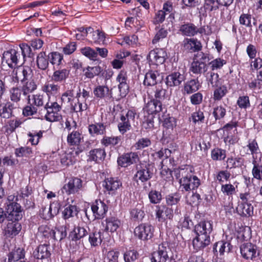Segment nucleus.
<instances>
[{"mask_svg":"<svg viewBox=\"0 0 262 262\" xmlns=\"http://www.w3.org/2000/svg\"><path fill=\"white\" fill-rule=\"evenodd\" d=\"M179 30L183 35L193 36L197 34L198 28L194 24L188 23L182 25Z\"/></svg>","mask_w":262,"mask_h":262,"instance_id":"nucleus-27","label":"nucleus"},{"mask_svg":"<svg viewBox=\"0 0 262 262\" xmlns=\"http://www.w3.org/2000/svg\"><path fill=\"white\" fill-rule=\"evenodd\" d=\"M210 243V235L196 234L193 239L192 245L194 249L196 251L203 249Z\"/></svg>","mask_w":262,"mask_h":262,"instance_id":"nucleus-16","label":"nucleus"},{"mask_svg":"<svg viewBox=\"0 0 262 262\" xmlns=\"http://www.w3.org/2000/svg\"><path fill=\"white\" fill-rule=\"evenodd\" d=\"M82 55L92 60H96L98 57V53L93 49L86 47L80 49Z\"/></svg>","mask_w":262,"mask_h":262,"instance_id":"nucleus-47","label":"nucleus"},{"mask_svg":"<svg viewBox=\"0 0 262 262\" xmlns=\"http://www.w3.org/2000/svg\"><path fill=\"white\" fill-rule=\"evenodd\" d=\"M201 86L198 79H191L187 81L184 85L185 92L190 94L197 91Z\"/></svg>","mask_w":262,"mask_h":262,"instance_id":"nucleus-35","label":"nucleus"},{"mask_svg":"<svg viewBox=\"0 0 262 262\" xmlns=\"http://www.w3.org/2000/svg\"><path fill=\"white\" fill-rule=\"evenodd\" d=\"M139 160L138 155L136 152H130L124 154L118 157L117 163L121 167H126Z\"/></svg>","mask_w":262,"mask_h":262,"instance_id":"nucleus-12","label":"nucleus"},{"mask_svg":"<svg viewBox=\"0 0 262 262\" xmlns=\"http://www.w3.org/2000/svg\"><path fill=\"white\" fill-rule=\"evenodd\" d=\"M39 232L42 234V235L45 237H52L55 239H57L56 237V234H60L59 236V240H61L64 238L67 235L66 231H60L59 229H57L56 231L54 230L50 229L47 225H41L38 228Z\"/></svg>","mask_w":262,"mask_h":262,"instance_id":"nucleus-18","label":"nucleus"},{"mask_svg":"<svg viewBox=\"0 0 262 262\" xmlns=\"http://www.w3.org/2000/svg\"><path fill=\"white\" fill-rule=\"evenodd\" d=\"M122 185L121 182L116 178H110L105 180L102 185L110 194H113Z\"/></svg>","mask_w":262,"mask_h":262,"instance_id":"nucleus-22","label":"nucleus"},{"mask_svg":"<svg viewBox=\"0 0 262 262\" xmlns=\"http://www.w3.org/2000/svg\"><path fill=\"white\" fill-rule=\"evenodd\" d=\"M32 77V70L29 67H20L13 71V75L6 76V80H11L13 84L30 80Z\"/></svg>","mask_w":262,"mask_h":262,"instance_id":"nucleus-1","label":"nucleus"},{"mask_svg":"<svg viewBox=\"0 0 262 262\" xmlns=\"http://www.w3.org/2000/svg\"><path fill=\"white\" fill-rule=\"evenodd\" d=\"M189 172H191V168L188 166H185L184 168H175L172 171V174L176 177L177 179H181L183 178L185 176L188 174Z\"/></svg>","mask_w":262,"mask_h":262,"instance_id":"nucleus-49","label":"nucleus"},{"mask_svg":"<svg viewBox=\"0 0 262 262\" xmlns=\"http://www.w3.org/2000/svg\"><path fill=\"white\" fill-rule=\"evenodd\" d=\"M14 154L16 157H29L32 154V151L31 148L24 146L15 148Z\"/></svg>","mask_w":262,"mask_h":262,"instance_id":"nucleus-51","label":"nucleus"},{"mask_svg":"<svg viewBox=\"0 0 262 262\" xmlns=\"http://www.w3.org/2000/svg\"><path fill=\"white\" fill-rule=\"evenodd\" d=\"M207 70V65L194 59L191 64L190 71L195 74H201Z\"/></svg>","mask_w":262,"mask_h":262,"instance_id":"nucleus-31","label":"nucleus"},{"mask_svg":"<svg viewBox=\"0 0 262 262\" xmlns=\"http://www.w3.org/2000/svg\"><path fill=\"white\" fill-rule=\"evenodd\" d=\"M49 59L48 55H46L45 52H40L37 56L36 57V64L37 67L41 70H46L49 66Z\"/></svg>","mask_w":262,"mask_h":262,"instance_id":"nucleus-32","label":"nucleus"},{"mask_svg":"<svg viewBox=\"0 0 262 262\" xmlns=\"http://www.w3.org/2000/svg\"><path fill=\"white\" fill-rule=\"evenodd\" d=\"M25 257V252L23 249L18 248L8 255V261H26L24 260Z\"/></svg>","mask_w":262,"mask_h":262,"instance_id":"nucleus-40","label":"nucleus"},{"mask_svg":"<svg viewBox=\"0 0 262 262\" xmlns=\"http://www.w3.org/2000/svg\"><path fill=\"white\" fill-rule=\"evenodd\" d=\"M8 222L4 229L6 236L13 237L18 234L21 229V225L18 221H8Z\"/></svg>","mask_w":262,"mask_h":262,"instance_id":"nucleus-20","label":"nucleus"},{"mask_svg":"<svg viewBox=\"0 0 262 262\" xmlns=\"http://www.w3.org/2000/svg\"><path fill=\"white\" fill-rule=\"evenodd\" d=\"M49 61L52 64L59 66L62 64V55L58 52H51L48 55Z\"/></svg>","mask_w":262,"mask_h":262,"instance_id":"nucleus-52","label":"nucleus"},{"mask_svg":"<svg viewBox=\"0 0 262 262\" xmlns=\"http://www.w3.org/2000/svg\"><path fill=\"white\" fill-rule=\"evenodd\" d=\"M169 250V248L165 244L159 245L158 249L151 254V262H166L169 258L168 254Z\"/></svg>","mask_w":262,"mask_h":262,"instance_id":"nucleus-6","label":"nucleus"},{"mask_svg":"<svg viewBox=\"0 0 262 262\" xmlns=\"http://www.w3.org/2000/svg\"><path fill=\"white\" fill-rule=\"evenodd\" d=\"M205 76L208 83L213 88L222 84V79L219 78L218 74L212 71L207 72Z\"/></svg>","mask_w":262,"mask_h":262,"instance_id":"nucleus-41","label":"nucleus"},{"mask_svg":"<svg viewBox=\"0 0 262 262\" xmlns=\"http://www.w3.org/2000/svg\"><path fill=\"white\" fill-rule=\"evenodd\" d=\"M117 81L119 83L118 89L121 97H125L128 92L129 86L127 83V76L126 73L123 71H120L117 77Z\"/></svg>","mask_w":262,"mask_h":262,"instance_id":"nucleus-15","label":"nucleus"},{"mask_svg":"<svg viewBox=\"0 0 262 262\" xmlns=\"http://www.w3.org/2000/svg\"><path fill=\"white\" fill-rule=\"evenodd\" d=\"M22 84L23 95L27 97L28 101L30 103L31 101L30 94L33 93L37 89V85L33 79L23 82Z\"/></svg>","mask_w":262,"mask_h":262,"instance_id":"nucleus-25","label":"nucleus"},{"mask_svg":"<svg viewBox=\"0 0 262 262\" xmlns=\"http://www.w3.org/2000/svg\"><path fill=\"white\" fill-rule=\"evenodd\" d=\"M252 164V174L253 177L257 180H262V164L256 160V157H253Z\"/></svg>","mask_w":262,"mask_h":262,"instance_id":"nucleus-39","label":"nucleus"},{"mask_svg":"<svg viewBox=\"0 0 262 262\" xmlns=\"http://www.w3.org/2000/svg\"><path fill=\"white\" fill-rule=\"evenodd\" d=\"M83 140L82 133L79 130H73L67 137V142L70 145L78 146Z\"/></svg>","mask_w":262,"mask_h":262,"instance_id":"nucleus-26","label":"nucleus"},{"mask_svg":"<svg viewBox=\"0 0 262 262\" xmlns=\"http://www.w3.org/2000/svg\"><path fill=\"white\" fill-rule=\"evenodd\" d=\"M49 249L50 246L47 245H39L36 253L34 254V256L38 259H47L51 256Z\"/></svg>","mask_w":262,"mask_h":262,"instance_id":"nucleus-33","label":"nucleus"},{"mask_svg":"<svg viewBox=\"0 0 262 262\" xmlns=\"http://www.w3.org/2000/svg\"><path fill=\"white\" fill-rule=\"evenodd\" d=\"M20 54L15 49H11L3 53L2 62H6L11 68H15L18 63Z\"/></svg>","mask_w":262,"mask_h":262,"instance_id":"nucleus-10","label":"nucleus"},{"mask_svg":"<svg viewBox=\"0 0 262 262\" xmlns=\"http://www.w3.org/2000/svg\"><path fill=\"white\" fill-rule=\"evenodd\" d=\"M122 140L121 136H105L101 140V143L105 146H115L117 145Z\"/></svg>","mask_w":262,"mask_h":262,"instance_id":"nucleus-44","label":"nucleus"},{"mask_svg":"<svg viewBox=\"0 0 262 262\" xmlns=\"http://www.w3.org/2000/svg\"><path fill=\"white\" fill-rule=\"evenodd\" d=\"M74 97V91L73 89L67 90L62 94L61 99L64 103H69L73 100Z\"/></svg>","mask_w":262,"mask_h":262,"instance_id":"nucleus-60","label":"nucleus"},{"mask_svg":"<svg viewBox=\"0 0 262 262\" xmlns=\"http://www.w3.org/2000/svg\"><path fill=\"white\" fill-rule=\"evenodd\" d=\"M46 119L50 122L59 121L61 119V115L60 114V111H46Z\"/></svg>","mask_w":262,"mask_h":262,"instance_id":"nucleus-57","label":"nucleus"},{"mask_svg":"<svg viewBox=\"0 0 262 262\" xmlns=\"http://www.w3.org/2000/svg\"><path fill=\"white\" fill-rule=\"evenodd\" d=\"M103 237L100 231L94 232L89 234V240L92 246H97L101 243Z\"/></svg>","mask_w":262,"mask_h":262,"instance_id":"nucleus-45","label":"nucleus"},{"mask_svg":"<svg viewBox=\"0 0 262 262\" xmlns=\"http://www.w3.org/2000/svg\"><path fill=\"white\" fill-rule=\"evenodd\" d=\"M69 73L70 71L66 69L56 70L52 76V80L55 82H61L69 77Z\"/></svg>","mask_w":262,"mask_h":262,"instance_id":"nucleus-37","label":"nucleus"},{"mask_svg":"<svg viewBox=\"0 0 262 262\" xmlns=\"http://www.w3.org/2000/svg\"><path fill=\"white\" fill-rule=\"evenodd\" d=\"M85 72L84 73L85 76L90 79L94 78L95 76L99 75L102 70L101 68L99 66L95 67H89L88 66L85 69Z\"/></svg>","mask_w":262,"mask_h":262,"instance_id":"nucleus-48","label":"nucleus"},{"mask_svg":"<svg viewBox=\"0 0 262 262\" xmlns=\"http://www.w3.org/2000/svg\"><path fill=\"white\" fill-rule=\"evenodd\" d=\"M211 158L213 160H222L226 158L225 150L216 148L211 152Z\"/></svg>","mask_w":262,"mask_h":262,"instance_id":"nucleus-59","label":"nucleus"},{"mask_svg":"<svg viewBox=\"0 0 262 262\" xmlns=\"http://www.w3.org/2000/svg\"><path fill=\"white\" fill-rule=\"evenodd\" d=\"M7 213L8 221H19L23 216V210L21 206L17 202H9L5 208Z\"/></svg>","mask_w":262,"mask_h":262,"instance_id":"nucleus-3","label":"nucleus"},{"mask_svg":"<svg viewBox=\"0 0 262 262\" xmlns=\"http://www.w3.org/2000/svg\"><path fill=\"white\" fill-rule=\"evenodd\" d=\"M181 198V195L178 192L169 194L166 197V203L169 206L176 205L179 202Z\"/></svg>","mask_w":262,"mask_h":262,"instance_id":"nucleus-53","label":"nucleus"},{"mask_svg":"<svg viewBox=\"0 0 262 262\" xmlns=\"http://www.w3.org/2000/svg\"><path fill=\"white\" fill-rule=\"evenodd\" d=\"M226 113V108L222 105L217 106L213 108V115L215 120H220L223 118Z\"/></svg>","mask_w":262,"mask_h":262,"instance_id":"nucleus-58","label":"nucleus"},{"mask_svg":"<svg viewBox=\"0 0 262 262\" xmlns=\"http://www.w3.org/2000/svg\"><path fill=\"white\" fill-rule=\"evenodd\" d=\"M239 248L242 257L246 260H253L259 254L257 246L251 243H244Z\"/></svg>","mask_w":262,"mask_h":262,"instance_id":"nucleus-4","label":"nucleus"},{"mask_svg":"<svg viewBox=\"0 0 262 262\" xmlns=\"http://www.w3.org/2000/svg\"><path fill=\"white\" fill-rule=\"evenodd\" d=\"M236 209L241 216H251L253 214V207L251 204H238Z\"/></svg>","mask_w":262,"mask_h":262,"instance_id":"nucleus-36","label":"nucleus"},{"mask_svg":"<svg viewBox=\"0 0 262 262\" xmlns=\"http://www.w3.org/2000/svg\"><path fill=\"white\" fill-rule=\"evenodd\" d=\"M185 50L194 52L201 50L202 46L201 42L194 38H185L183 42Z\"/></svg>","mask_w":262,"mask_h":262,"instance_id":"nucleus-21","label":"nucleus"},{"mask_svg":"<svg viewBox=\"0 0 262 262\" xmlns=\"http://www.w3.org/2000/svg\"><path fill=\"white\" fill-rule=\"evenodd\" d=\"M156 217L158 219L159 222H162L165 220L164 213L165 211V213H170L171 214V212L172 210L170 209L165 208L164 207H160L159 206H156Z\"/></svg>","mask_w":262,"mask_h":262,"instance_id":"nucleus-56","label":"nucleus"},{"mask_svg":"<svg viewBox=\"0 0 262 262\" xmlns=\"http://www.w3.org/2000/svg\"><path fill=\"white\" fill-rule=\"evenodd\" d=\"M160 80V74L157 71H149L144 76L143 84L144 85L155 86L156 85L158 81Z\"/></svg>","mask_w":262,"mask_h":262,"instance_id":"nucleus-23","label":"nucleus"},{"mask_svg":"<svg viewBox=\"0 0 262 262\" xmlns=\"http://www.w3.org/2000/svg\"><path fill=\"white\" fill-rule=\"evenodd\" d=\"M91 135H103L105 133V126L101 123L91 124L89 126Z\"/></svg>","mask_w":262,"mask_h":262,"instance_id":"nucleus-42","label":"nucleus"},{"mask_svg":"<svg viewBox=\"0 0 262 262\" xmlns=\"http://www.w3.org/2000/svg\"><path fill=\"white\" fill-rule=\"evenodd\" d=\"M247 147L250 150L251 154L252 155V158L253 159V157H256L255 155L257 154L259 150L256 141L255 140H249Z\"/></svg>","mask_w":262,"mask_h":262,"instance_id":"nucleus-62","label":"nucleus"},{"mask_svg":"<svg viewBox=\"0 0 262 262\" xmlns=\"http://www.w3.org/2000/svg\"><path fill=\"white\" fill-rule=\"evenodd\" d=\"M228 93L227 87L222 84L214 87L213 99L215 101H221Z\"/></svg>","mask_w":262,"mask_h":262,"instance_id":"nucleus-30","label":"nucleus"},{"mask_svg":"<svg viewBox=\"0 0 262 262\" xmlns=\"http://www.w3.org/2000/svg\"><path fill=\"white\" fill-rule=\"evenodd\" d=\"M136 113L133 110H128L125 114H122L118 123L119 132L124 135L132 128L131 123L134 122Z\"/></svg>","mask_w":262,"mask_h":262,"instance_id":"nucleus-2","label":"nucleus"},{"mask_svg":"<svg viewBox=\"0 0 262 262\" xmlns=\"http://www.w3.org/2000/svg\"><path fill=\"white\" fill-rule=\"evenodd\" d=\"M168 34L167 30L162 27L157 32L152 42L153 44L157 43L160 39L165 38Z\"/></svg>","mask_w":262,"mask_h":262,"instance_id":"nucleus-61","label":"nucleus"},{"mask_svg":"<svg viewBox=\"0 0 262 262\" xmlns=\"http://www.w3.org/2000/svg\"><path fill=\"white\" fill-rule=\"evenodd\" d=\"M152 176V173L148 167L143 166L137 167V172L135 174L134 179L137 182L140 181L141 182H145L149 180Z\"/></svg>","mask_w":262,"mask_h":262,"instance_id":"nucleus-14","label":"nucleus"},{"mask_svg":"<svg viewBox=\"0 0 262 262\" xmlns=\"http://www.w3.org/2000/svg\"><path fill=\"white\" fill-rule=\"evenodd\" d=\"M78 212L77 207L75 205H70L66 207L62 212L63 217L64 219H68L76 215Z\"/></svg>","mask_w":262,"mask_h":262,"instance_id":"nucleus-55","label":"nucleus"},{"mask_svg":"<svg viewBox=\"0 0 262 262\" xmlns=\"http://www.w3.org/2000/svg\"><path fill=\"white\" fill-rule=\"evenodd\" d=\"M185 79L183 74L179 72H173L168 75L166 78V84L170 87L179 86Z\"/></svg>","mask_w":262,"mask_h":262,"instance_id":"nucleus-19","label":"nucleus"},{"mask_svg":"<svg viewBox=\"0 0 262 262\" xmlns=\"http://www.w3.org/2000/svg\"><path fill=\"white\" fill-rule=\"evenodd\" d=\"M154 227L149 224H142L136 227L135 235L142 240H148L154 235Z\"/></svg>","mask_w":262,"mask_h":262,"instance_id":"nucleus-5","label":"nucleus"},{"mask_svg":"<svg viewBox=\"0 0 262 262\" xmlns=\"http://www.w3.org/2000/svg\"><path fill=\"white\" fill-rule=\"evenodd\" d=\"M138 253L134 250L126 251L124 254V259L125 262H133L137 259Z\"/></svg>","mask_w":262,"mask_h":262,"instance_id":"nucleus-63","label":"nucleus"},{"mask_svg":"<svg viewBox=\"0 0 262 262\" xmlns=\"http://www.w3.org/2000/svg\"><path fill=\"white\" fill-rule=\"evenodd\" d=\"M91 209L95 219H101L104 217L107 211L108 207L101 200H96L92 205Z\"/></svg>","mask_w":262,"mask_h":262,"instance_id":"nucleus-13","label":"nucleus"},{"mask_svg":"<svg viewBox=\"0 0 262 262\" xmlns=\"http://www.w3.org/2000/svg\"><path fill=\"white\" fill-rule=\"evenodd\" d=\"M23 91L18 87H13L9 90V98L11 102L17 103L20 100Z\"/></svg>","mask_w":262,"mask_h":262,"instance_id":"nucleus-43","label":"nucleus"},{"mask_svg":"<svg viewBox=\"0 0 262 262\" xmlns=\"http://www.w3.org/2000/svg\"><path fill=\"white\" fill-rule=\"evenodd\" d=\"M105 156L106 154L104 149L101 148L94 149L89 152L88 160L99 162V161L104 159Z\"/></svg>","mask_w":262,"mask_h":262,"instance_id":"nucleus-28","label":"nucleus"},{"mask_svg":"<svg viewBox=\"0 0 262 262\" xmlns=\"http://www.w3.org/2000/svg\"><path fill=\"white\" fill-rule=\"evenodd\" d=\"M232 248L230 243L223 241H219L215 243L213 249L216 251L219 250L221 255H224L225 253H229Z\"/></svg>","mask_w":262,"mask_h":262,"instance_id":"nucleus-38","label":"nucleus"},{"mask_svg":"<svg viewBox=\"0 0 262 262\" xmlns=\"http://www.w3.org/2000/svg\"><path fill=\"white\" fill-rule=\"evenodd\" d=\"M119 253L114 250L110 251L107 252L105 262H118V257Z\"/></svg>","mask_w":262,"mask_h":262,"instance_id":"nucleus-64","label":"nucleus"},{"mask_svg":"<svg viewBox=\"0 0 262 262\" xmlns=\"http://www.w3.org/2000/svg\"><path fill=\"white\" fill-rule=\"evenodd\" d=\"M88 233L85 228L78 225L74 227L70 235L72 241H76L85 236Z\"/></svg>","mask_w":262,"mask_h":262,"instance_id":"nucleus-34","label":"nucleus"},{"mask_svg":"<svg viewBox=\"0 0 262 262\" xmlns=\"http://www.w3.org/2000/svg\"><path fill=\"white\" fill-rule=\"evenodd\" d=\"M150 202L156 204L159 203L162 199V196L160 191L151 190L148 193Z\"/></svg>","mask_w":262,"mask_h":262,"instance_id":"nucleus-54","label":"nucleus"},{"mask_svg":"<svg viewBox=\"0 0 262 262\" xmlns=\"http://www.w3.org/2000/svg\"><path fill=\"white\" fill-rule=\"evenodd\" d=\"M94 96L97 99L103 100L105 102L110 101L113 98L112 91L107 85H98L93 90Z\"/></svg>","mask_w":262,"mask_h":262,"instance_id":"nucleus-8","label":"nucleus"},{"mask_svg":"<svg viewBox=\"0 0 262 262\" xmlns=\"http://www.w3.org/2000/svg\"><path fill=\"white\" fill-rule=\"evenodd\" d=\"M166 55V53L164 50L156 49L149 52L147 59L151 64H161L165 62Z\"/></svg>","mask_w":262,"mask_h":262,"instance_id":"nucleus-9","label":"nucleus"},{"mask_svg":"<svg viewBox=\"0 0 262 262\" xmlns=\"http://www.w3.org/2000/svg\"><path fill=\"white\" fill-rule=\"evenodd\" d=\"M17 108V104L10 101L0 104V116L3 118H10L14 116L13 111Z\"/></svg>","mask_w":262,"mask_h":262,"instance_id":"nucleus-17","label":"nucleus"},{"mask_svg":"<svg viewBox=\"0 0 262 262\" xmlns=\"http://www.w3.org/2000/svg\"><path fill=\"white\" fill-rule=\"evenodd\" d=\"M212 230V225L210 221H201L195 225L194 231L196 234L210 235Z\"/></svg>","mask_w":262,"mask_h":262,"instance_id":"nucleus-24","label":"nucleus"},{"mask_svg":"<svg viewBox=\"0 0 262 262\" xmlns=\"http://www.w3.org/2000/svg\"><path fill=\"white\" fill-rule=\"evenodd\" d=\"M181 187L188 191L197 188L200 185V181L196 176L188 173L180 180Z\"/></svg>","mask_w":262,"mask_h":262,"instance_id":"nucleus-7","label":"nucleus"},{"mask_svg":"<svg viewBox=\"0 0 262 262\" xmlns=\"http://www.w3.org/2000/svg\"><path fill=\"white\" fill-rule=\"evenodd\" d=\"M60 89V86L56 84L52 83H46L42 87V91L49 96L56 94Z\"/></svg>","mask_w":262,"mask_h":262,"instance_id":"nucleus-46","label":"nucleus"},{"mask_svg":"<svg viewBox=\"0 0 262 262\" xmlns=\"http://www.w3.org/2000/svg\"><path fill=\"white\" fill-rule=\"evenodd\" d=\"M105 230L111 232L116 231L121 225L120 220L115 216L107 217L105 220Z\"/></svg>","mask_w":262,"mask_h":262,"instance_id":"nucleus-29","label":"nucleus"},{"mask_svg":"<svg viewBox=\"0 0 262 262\" xmlns=\"http://www.w3.org/2000/svg\"><path fill=\"white\" fill-rule=\"evenodd\" d=\"M228 166H231L230 168L240 167L242 168L245 166V159L242 157L235 158H228L227 161Z\"/></svg>","mask_w":262,"mask_h":262,"instance_id":"nucleus-50","label":"nucleus"},{"mask_svg":"<svg viewBox=\"0 0 262 262\" xmlns=\"http://www.w3.org/2000/svg\"><path fill=\"white\" fill-rule=\"evenodd\" d=\"M82 187V180L77 178H73L70 179L68 182L64 184L63 190L68 194H75L78 192Z\"/></svg>","mask_w":262,"mask_h":262,"instance_id":"nucleus-11","label":"nucleus"}]
</instances>
